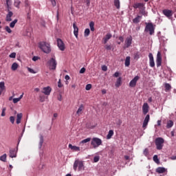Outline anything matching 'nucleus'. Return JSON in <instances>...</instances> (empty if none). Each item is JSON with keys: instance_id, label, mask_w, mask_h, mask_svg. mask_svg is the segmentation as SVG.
Instances as JSON below:
<instances>
[{"instance_id": "c9c22d12", "label": "nucleus", "mask_w": 176, "mask_h": 176, "mask_svg": "<svg viewBox=\"0 0 176 176\" xmlns=\"http://www.w3.org/2000/svg\"><path fill=\"white\" fill-rule=\"evenodd\" d=\"M17 19H14L12 22L10 23V27L11 28H14V25H16V23H17Z\"/></svg>"}, {"instance_id": "aec40b11", "label": "nucleus", "mask_w": 176, "mask_h": 176, "mask_svg": "<svg viewBox=\"0 0 176 176\" xmlns=\"http://www.w3.org/2000/svg\"><path fill=\"white\" fill-rule=\"evenodd\" d=\"M69 149H71L74 152H79V151H80V147L76 146H72V144H69Z\"/></svg>"}, {"instance_id": "603ef678", "label": "nucleus", "mask_w": 176, "mask_h": 176, "mask_svg": "<svg viewBox=\"0 0 176 176\" xmlns=\"http://www.w3.org/2000/svg\"><path fill=\"white\" fill-rule=\"evenodd\" d=\"M10 58H16V53L13 52V53L10 54Z\"/></svg>"}, {"instance_id": "c85d7f7f", "label": "nucleus", "mask_w": 176, "mask_h": 176, "mask_svg": "<svg viewBox=\"0 0 176 176\" xmlns=\"http://www.w3.org/2000/svg\"><path fill=\"white\" fill-rule=\"evenodd\" d=\"M91 141V138H88L87 139L82 140L80 142V145H83V144H87V142H90Z\"/></svg>"}, {"instance_id": "a878e982", "label": "nucleus", "mask_w": 176, "mask_h": 176, "mask_svg": "<svg viewBox=\"0 0 176 176\" xmlns=\"http://www.w3.org/2000/svg\"><path fill=\"white\" fill-rule=\"evenodd\" d=\"M139 14H142V16H144V17H146V16H148V12H146V11L145 10V7L140 8Z\"/></svg>"}, {"instance_id": "13d9d810", "label": "nucleus", "mask_w": 176, "mask_h": 176, "mask_svg": "<svg viewBox=\"0 0 176 176\" xmlns=\"http://www.w3.org/2000/svg\"><path fill=\"white\" fill-rule=\"evenodd\" d=\"M143 153H144V155L145 156H148V148H145V149L144 150Z\"/></svg>"}, {"instance_id": "bf43d9fd", "label": "nucleus", "mask_w": 176, "mask_h": 176, "mask_svg": "<svg viewBox=\"0 0 176 176\" xmlns=\"http://www.w3.org/2000/svg\"><path fill=\"white\" fill-rule=\"evenodd\" d=\"M85 72H86V69L85 67H82L80 70V74H85Z\"/></svg>"}, {"instance_id": "c03bdc74", "label": "nucleus", "mask_w": 176, "mask_h": 176, "mask_svg": "<svg viewBox=\"0 0 176 176\" xmlns=\"http://www.w3.org/2000/svg\"><path fill=\"white\" fill-rule=\"evenodd\" d=\"M5 30L7 32H8V34H12V30L10 29V28H9V26H6L5 28Z\"/></svg>"}, {"instance_id": "6e6552de", "label": "nucleus", "mask_w": 176, "mask_h": 176, "mask_svg": "<svg viewBox=\"0 0 176 176\" xmlns=\"http://www.w3.org/2000/svg\"><path fill=\"white\" fill-rule=\"evenodd\" d=\"M162 52H160V51H158L157 54V57H156V64H157V67H161L162 66Z\"/></svg>"}, {"instance_id": "f704fd0d", "label": "nucleus", "mask_w": 176, "mask_h": 176, "mask_svg": "<svg viewBox=\"0 0 176 176\" xmlns=\"http://www.w3.org/2000/svg\"><path fill=\"white\" fill-rule=\"evenodd\" d=\"M6 157H8V155L6 154H3V155H1L0 157V160L1 162H6Z\"/></svg>"}, {"instance_id": "f8f14e48", "label": "nucleus", "mask_w": 176, "mask_h": 176, "mask_svg": "<svg viewBox=\"0 0 176 176\" xmlns=\"http://www.w3.org/2000/svg\"><path fill=\"white\" fill-rule=\"evenodd\" d=\"M41 93H43V94H45V96H50V93H52V87L49 86L43 87Z\"/></svg>"}, {"instance_id": "2f4dec72", "label": "nucleus", "mask_w": 176, "mask_h": 176, "mask_svg": "<svg viewBox=\"0 0 176 176\" xmlns=\"http://www.w3.org/2000/svg\"><path fill=\"white\" fill-rule=\"evenodd\" d=\"M122 85V78L119 77L117 79V81L116 82V87H120V86Z\"/></svg>"}, {"instance_id": "49530a36", "label": "nucleus", "mask_w": 176, "mask_h": 176, "mask_svg": "<svg viewBox=\"0 0 176 176\" xmlns=\"http://www.w3.org/2000/svg\"><path fill=\"white\" fill-rule=\"evenodd\" d=\"M14 120H15V118H14V116H10V122H11V123H12V124H14Z\"/></svg>"}, {"instance_id": "2eb2a0df", "label": "nucleus", "mask_w": 176, "mask_h": 176, "mask_svg": "<svg viewBox=\"0 0 176 176\" xmlns=\"http://www.w3.org/2000/svg\"><path fill=\"white\" fill-rule=\"evenodd\" d=\"M149 119H150V116L149 114H148L146 116L144 120L143 125H142L143 129H146V126H148V123H149Z\"/></svg>"}, {"instance_id": "4c0bfd02", "label": "nucleus", "mask_w": 176, "mask_h": 176, "mask_svg": "<svg viewBox=\"0 0 176 176\" xmlns=\"http://www.w3.org/2000/svg\"><path fill=\"white\" fill-rule=\"evenodd\" d=\"M7 9H10V5H12V0H6Z\"/></svg>"}, {"instance_id": "4be33fe9", "label": "nucleus", "mask_w": 176, "mask_h": 176, "mask_svg": "<svg viewBox=\"0 0 176 176\" xmlns=\"http://www.w3.org/2000/svg\"><path fill=\"white\" fill-rule=\"evenodd\" d=\"M167 170L165 168L163 167H158L156 168V173L158 174H164Z\"/></svg>"}, {"instance_id": "b1692460", "label": "nucleus", "mask_w": 176, "mask_h": 176, "mask_svg": "<svg viewBox=\"0 0 176 176\" xmlns=\"http://www.w3.org/2000/svg\"><path fill=\"white\" fill-rule=\"evenodd\" d=\"M83 109H85V107H83V104L80 105L78 109L76 111V115H78V116H80V115H82Z\"/></svg>"}, {"instance_id": "7c9ffc66", "label": "nucleus", "mask_w": 176, "mask_h": 176, "mask_svg": "<svg viewBox=\"0 0 176 176\" xmlns=\"http://www.w3.org/2000/svg\"><path fill=\"white\" fill-rule=\"evenodd\" d=\"M114 6H116L117 9H120V1L114 0Z\"/></svg>"}, {"instance_id": "9b49d317", "label": "nucleus", "mask_w": 176, "mask_h": 176, "mask_svg": "<svg viewBox=\"0 0 176 176\" xmlns=\"http://www.w3.org/2000/svg\"><path fill=\"white\" fill-rule=\"evenodd\" d=\"M139 79H140V76H135L134 78L132 79L129 82L130 87H135V86L137 85V82H138Z\"/></svg>"}, {"instance_id": "a211bd4d", "label": "nucleus", "mask_w": 176, "mask_h": 176, "mask_svg": "<svg viewBox=\"0 0 176 176\" xmlns=\"http://www.w3.org/2000/svg\"><path fill=\"white\" fill-rule=\"evenodd\" d=\"M145 7V4L143 3H136L133 4V8L134 9H142L143 8Z\"/></svg>"}, {"instance_id": "0eeeda50", "label": "nucleus", "mask_w": 176, "mask_h": 176, "mask_svg": "<svg viewBox=\"0 0 176 176\" xmlns=\"http://www.w3.org/2000/svg\"><path fill=\"white\" fill-rule=\"evenodd\" d=\"M131 43H133V37H131V36H129L125 40L124 49H127L130 47V46H131Z\"/></svg>"}, {"instance_id": "09e8293b", "label": "nucleus", "mask_w": 176, "mask_h": 176, "mask_svg": "<svg viewBox=\"0 0 176 176\" xmlns=\"http://www.w3.org/2000/svg\"><path fill=\"white\" fill-rule=\"evenodd\" d=\"M104 48L106 50H111L112 49V46L109 45H106L104 46Z\"/></svg>"}, {"instance_id": "e2e57ef3", "label": "nucleus", "mask_w": 176, "mask_h": 176, "mask_svg": "<svg viewBox=\"0 0 176 176\" xmlns=\"http://www.w3.org/2000/svg\"><path fill=\"white\" fill-rule=\"evenodd\" d=\"M85 3H87V6H90V0H84Z\"/></svg>"}, {"instance_id": "e433bc0d", "label": "nucleus", "mask_w": 176, "mask_h": 176, "mask_svg": "<svg viewBox=\"0 0 176 176\" xmlns=\"http://www.w3.org/2000/svg\"><path fill=\"white\" fill-rule=\"evenodd\" d=\"M168 90H171V85L168 83L165 84V91H168Z\"/></svg>"}, {"instance_id": "052dcab7", "label": "nucleus", "mask_w": 176, "mask_h": 176, "mask_svg": "<svg viewBox=\"0 0 176 176\" xmlns=\"http://www.w3.org/2000/svg\"><path fill=\"white\" fill-rule=\"evenodd\" d=\"M58 101L63 100V95H61V94H59V95L58 96Z\"/></svg>"}, {"instance_id": "de8ad7c7", "label": "nucleus", "mask_w": 176, "mask_h": 176, "mask_svg": "<svg viewBox=\"0 0 176 176\" xmlns=\"http://www.w3.org/2000/svg\"><path fill=\"white\" fill-rule=\"evenodd\" d=\"M91 89V84H87L85 87V90H90Z\"/></svg>"}, {"instance_id": "f03ea898", "label": "nucleus", "mask_w": 176, "mask_h": 176, "mask_svg": "<svg viewBox=\"0 0 176 176\" xmlns=\"http://www.w3.org/2000/svg\"><path fill=\"white\" fill-rule=\"evenodd\" d=\"M73 168L74 171H76V170H78V171H83L85 170V164H83V161H80L79 160H75Z\"/></svg>"}, {"instance_id": "423d86ee", "label": "nucleus", "mask_w": 176, "mask_h": 176, "mask_svg": "<svg viewBox=\"0 0 176 176\" xmlns=\"http://www.w3.org/2000/svg\"><path fill=\"white\" fill-rule=\"evenodd\" d=\"M48 65L50 67V69L54 70V69H56V68H57V60H56L55 58H52L48 61Z\"/></svg>"}, {"instance_id": "0e129e2a", "label": "nucleus", "mask_w": 176, "mask_h": 176, "mask_svg": "<svg viewBox=\"0 0 176 176\" xmlns=\"http://www.w3.org/2000/svg\"><path fill=\"white\" fill-rule=\"evenodd\" d=\"M38 60H39V57L38 56H34L32 58V60L33 61H38Z\"/></svg>"}, {"instance_id": "4d7b16f0", "label": "nucleus", "mask_w": 176, "mask_h": 176, "mask_svg": "<svg viewBox=\"0 0 176 176\" xmlns=\"http://www.w3.org/2000/svg\"><path fill=\"white\" fill-rule=\"evenodd\" d=\"M6 108H3V109H2V113H1V116H5L6 114L5 113V112H6Z\"/></svg>"}, {"instance_id": "dca6fc26", "label": "nucleus", "mask_w": 176, "mask_h": 176, "mask_svg": "<svg viewBox=\"0 0 176 176\" xmlns=\"http://www.w3.org/2000/svg\"><path fill=\"white\" fill-rule=\"evenodd\" d=\"M142 111L144 115H146L149 112V105H148V103H144L142 106Z\"/></svg>"}, {"instance_id": "ea45409f", "label": "nucleus", "mask_w": 176, "mask_h": 176, "mask_svg": "<svg viewBox=\"0 0 176 176\" xmlns=\"http://www.w3.org/2000/svg\"><path fill=\"white\" fill-rule=\"evenodd\" d=\"M89 28L91 31L94 32V22L91 21L89 23Z\"/></svg>"}, {"instance_id": "774afa93", "label": "nucleus", "mask_w": 176, "mask_h": 176, "mask_svg": "<svg viewBox=\"0 0 176 176\" xmlns=\"http://www.w3.org/2000/svg\"><path fill=\"white\" fill-rule=\"evenodd\" d=\"M119 41H120V42H124V38H123V36H120L119 37Z\"/></svg>"}, {"instance_id": "7ed1b4c3", "label": "nucleus", "mask_w": 176, "mask_h": 176, "mask_svg": "<svg viewBox=\"0 0 176 176\" xmlns=\"http://www.w3.org/2000/svg\"><path fill=\"white\" fill-rule=\"evenodd\" d=\"M164 144V139H163L162 138H157L155 139L156 148L158 151H162V149H163Z\"/></svg>"}, {"instance_id": "a19ab883", "label": "nucleus", "mask_w": 176, "mask_h": 176, "mask_svg": "<svg viewBox=\"0 0 176 176\" xmlns=\"http://www.w3.org/2000/svg\"><path fill=\"white\" fill-rule=\"evenodd\" d=\"M43 136L40 137V141H39V146L40 148H42V145H43Z\"/></svg>"}, {"instance_id": "ddd939ff", "label": "nucleus", "mask_w": 176, "mask_h": 176, "mask_svg": "<svg viewBox=\"0 0 176 176\" xmlns=\"http://www.w3.org/2000/svg\"><path fill=\"white\" fill-rule=\"evenodd\" d=\"M9 156L12 159H13V157H17V150L16 148H10L9 151Z\"/></svg>"}, {"instance_id": "9d476101", "label": "nucleus", "mask_w": 176, "mask_h": 176, "mask_svg": "<svg viewBox=\"0 0 176 176\" xmlns=\"http://www.w3.org/2000/svg\"><path fill=\"white\" fill-rule=\"evenodd\" d=\"M162 13L163 14H164V16H166V17H167L169 19L173 17V10H171L165 9L162 10Z\"/></svg>"}, {"instance_id": "f257e3e1", "label": "nucleus", "mask_w": 176, "mask_h": 176, "mask_svg": "<svg viewBox=\"0 0 176 176\" xmlns=\"http://www.w3.org/2000/svg\"><path fill=\"white\" fill-rule=\"evenodd\" d=\"M38 47L43 52V53H45L46 54H49L52 52V48L50 47V44L46 43V42H40L38 43Z\"/></svg>"}, {"instance_id": "79ce46f5", "label": "nucleus", "mask_w": 176, "mask_h": 176, "mask_svg": "<svg viewBox=\"0 0 176 176\" xmlns=\"http://www.w3.org/2000/svg\"><path fill=\"white\" fill-rule=\"evenodd\" d=\"M153 161L157 163V164H159L160 163V160H159V158L157 157V155H154L153 157Z\"/></svg>"}, {"instance_id": "f3484780", "label": "nucleus", "mask_w": 176, "mask_h": 176, "mask_svg": "<svg viewBox=\"0 0 176 176\" xmlns=\"http://www.w3.org/2000/svg\"><path fill=\"white\" fill-rule=\"evenodd\" d=\"M74 34L76 38H78V34L79 32V28L76 26V23H73Z\"/></svg>"}, {"instance_id": "3c124183", "label": "nucleus", "mask_w": 176, "mask_h": 176, "mask_svg": "<svg viewBox=\"0 0 176 176\" xmlns=\"http://www.w3.org/2000/svg\"><path fill=\"white\" fill-rule=\"evenodd\" d=\"M19 101H20V98H16L13 99L14 104H17V102H19Z\"/></svg>"}, {"instance_id": "864d4df0", "label": "nucleus", "mask_w": 176, "mask_h": 176, "mask_svg": "<svg viewBox=\"0 0 176 176\" xmlns=\"http://www.w3.org/2000/svg\"><path fill=\"white\" fill-rule=\"evenodd\" d=\"M27 19H28L29 20L31 19V10H29L28 12Z\"/></svg>"}, {"instance_id": "1a4fd4ad", "label": "nucleus", "mask_w": 176, "mask_h": 176, "mask_svg": "<svg viewBox=\"0 0 176 176\" xmlns=\"http://www.w3.org/2000/svg\"><path fill=\"white\" fill-rule=\"evenodd\" d=\"M57 45L58 47L61 50V52H64V50H65V45L61 38L57 39Z\"/></svg>"}, {"instance_id": "c756f323", "label": "nucleus", "mask_w": 176, "mask_h": 176, "mask_svg": "<svg viewBox=\"0 0 176 176\" xmlns=\"http://www.w3.org/2000/svg\"><path fill=\"white\" fill-rule=\"evenodd\" d=\"M113 130H110L109 131V133L107 135V140H111V138H112V136L113 135Z\"/></svg>"}, {"instance_id": "8fccbe9b", "label": "nucleus", "mask_w": 176, "mask_h": 176, "mask_svg": "<svg viewBox=\"0 0 176 176\" xmlns=\"http://www.w3.org/2000/svg\"><path fill=\"white\" fill-rule=\"evenodd\" d=\"M100 160V157L99 156H96L94 157V162L95 163H97V162H98Z\"/></svg>"}, {"instance_id": "cd10ccee", "label": "nucleus", "mask_w": 176, "mask_h": 176, "mask_svg": "<svg viewBox=\"0 0 176 176\" xmlns=\"http://www.w3.org/2000/svg\"><path fill=\"white\" fill-rule=\"evenodd\" d=\"M174 126V122L173 120H168L166 124L167 129H171Z\"/></svg>"}, {"instance_id": "4468645a", "label": "nucleus", "mask_w": 176, "mask_h": 176, "mask_svg": "<svg viewBox=\"0 0 176 176\" xmlns=\"http://www.w3.org/2000/svg\"><path fill=\"white\" fill-rule=\"evenodd\" d=\"M148 58L150 67H151V68H153L155 67V59L153 58V54H152V53H150L148 54Z\"/></svg>"}, {"instance_id": "393cba45", "label": "nucleus", "mask_w": 176, "mask_h": 176, "mask_svg": "<svg viewBox=\"0 0 176 176\" xmlns=\"http://www.w3.org/2000/svg\"><path fill=\"white\" fill-rule=\"evenodd\" d=\"M23 118V113H18L16 115V124L21 123V119Z\"/></svg>"}, {"instance_id": "39448f33", "label": "nucleus", "mask_w": 176, "mask_h": 176, "mask_svg": "<svg viewBox=\"0 0 176 176\" xmlns=\"http://www.w3.org/2000/svg\"><path fill=\"white\" fill-rule=\"evenodd\" d=\"M91 145H92L93 148L96 149V148H98L100 145H102V140L98 138H94L91 140Z\"/></svg>"}, {"instance_id": "338daca9", "label": "nucleus", "mask_w": 176, "mask_h": 176, "mask_svg": "<svg viewBox=\"0 0 176 176\" xmlns=\"http://www.w3.org/2000/svg\"><path fill=\"white\" fill-rule=\"evenodd\" d=\"M113 76H114L115 78L119 77V72H116L113 74Z\"/></svg>"}, {"instance_id": "58836bf2", "label": "nucleus", "mask_w": 176, "mask_h": 176, "mask_svg": "<svg viewBox=\"0 0 176 176\" xmlns=\"http://www.w3.org/2000/svg\"><path fill=\"white\" fill-rule=\"evenodd\" d=\"M84 35L85 36H89V35H90V29L89 28L85 29Z\"/></svg>"}, {"instance_id": "473e14b6", "label": "nucleus", "mask_w": 176, "mask_h": 176, "mask_svg": "<svg viewBox=\"0 0 176 176\" xmlns=\"http://www.w3.org/2000/svg\"><path fill=\"white\" fill-rule=\"evenodd\" d=\"M18 68H19V64H17V63H14L12 65L11 69H12V71H16Z\"/></svg>"}, {"instance_id": "72a5a7b5", "label": "nucleus", "mask_w": 176, "mask_h": 176, "mask_svg": "<svg viewBox=\"0 0 176 176\" xmlns=\"http://www.w3.org/2000/svg\"><path fill=\"white\" fill-rule=\"evenodd\" d=\"M125 67H129L130 66V56H126L125 59Z\"/></svg>"}, {"instance_id": "bb28decb", "label": "nucleus", "mask_w": 176, "mask_h": 176, "mask_svg": "<svg viewBox=\"0 0 176 176\" xmlns=\"http://www.w3.org/2000/svg\"><path fill=\"white\" fill-rule=\"evenodd\" d=\"M5 82H0V96L2 94L3 90H6Z\"/></svg>"}, {"instance_id": "20e7f679", "label": "nucleus", "mask_w": 176, "mask_h": 176, "mask_svg": "<svg viewBox=\"0 0 176 176\" xmlns=\"http://www.w3.org/2000/svg\"><path fill=\"white\" fill-rule=\"evenodd\" d=\"M145 32H149V35H153L155 34V26H153V23H146Z\"/></svg>"}, {"instance_id": "6ab92c4d", "label": "nucleus", "mask_w": 176, "mask_h": 176, "mask_svg": "<svg viewBox=\"0 0 176 176\" xmlns=\"http://www.w3.org/2000/svg\"><path fill=\"white\" fill-rule=\"evenodd\" d=\"M8 13L6 15V21H12V16H13V12L10 11V9L8 10Z\"/></svg>"}, {"instance_id": "6e6d98bb", "label": "nucleus", "mask_w": 176, "mask_h": 176, "mask_svg": "<svg viewBox=\"0 0 176 176\" xmlns=\"http://www.w3.org/2000/svg\"><path fill=\"white\" fill-rule=\"evenodd\" d=\"M58 87H60V88L63 87V85L61 84V79L58 80Z\"/></svg>"}, {"instance_id": "a18cd8bd", "label": "nucleus", "mask_w": 176, "mask_h": 176, "mask_svg": "<svg viewBox=\"0 0 176 176\" xmlns=\"http://www.w3.org/2000/svg\"><path fill=\"white\" fill-rule=\"evenodd\" d=\"M135 60H138L140 58V52H136L134 55Z\"/></svg>"}, {"instance_id": "5fc2aeb1", "label": "nucleus", "mask_w": 176, "mask_h": 176, "mask_svg": "<svg viewBox=\"0 0 176 176\" xmlns=\"http://www.w3.org/2000/svg\"><path fill=\"white\" fill-rule=\"evenodd\" d=\"M28 71H29L30 72V74H36L35 71H34V69L28 67Z\"/></svg>"}, {"instance_id": "37998d69", "label": "nucleus", "mask_w": 176, "mask_h": 176, "mask_svg": "<svg viewBox=\"0 0 176 176\" xmlns=\"http://www.w3.org/2000/svg\"><path fill=\"white\" fill-rule=\"evenodd\" d=\"M20 3H21L20 1H19V0L14 1V6L16 8H19V6H20Z\"/></svg>"}, {"instance_id": "412c9836", "label": "nucleus", "mask_w": 176, "mask_h": 176, "mask_svg": "<svg viewBox=\"0 0 176 176\" xmlns=\"http://www.w3.org/2000/svg\"><path fill=\"white\" fill-rule=\"evenodd\" d=\"M111 38H112V34L108 33L106 34V36L103 38V43L104 45H106V43H107L108 40L111 39Z\"/></svg>"}, {"instance_id": "5701e85b", "label": "nucleus", "mask_w": 176, "mask_h": 176, "mask_svg": "<svg viewBox=\"0 0 176 176\" xmlns=\"http://www.w3.org/2000/svg\"><path fill=\"white\" fill-rule=\"evenodd\" d=\"M142 19V16L138 15L135 19H133V23L134 24H138L140 21H141V19Z\"/></svg>"}, {"instance_id": "680f3d73", "label": "nucleus", "mask_w": 176, "mask_h": 176, "mask_svg": "<svg viewBox=\"0 0 176 176\" xmlns=\"http://www.w3.org/2000/svg\"><path fill=\"white\" fill-rule=\"evenodd\" d=\"M102 69L104 72L108 71V67H107V65H103L102 66Z\"/></svg>"}, {"instance_id": "69168bd1", "label": "nucleus", "mask_w": 176, "mask_h": 176, "mask_svg": "<svg viewBox=\"0 0 176 176\" xmlns=\"http://www.w3.org/2000/svg\"><path fill=\"white\" fill-rule=\"evenodd\" d=\"M52 6H56V0H50Z\"/></svg>"}]
</instances>
